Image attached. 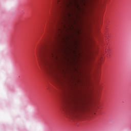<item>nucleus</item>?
Masks as SVG:
<instances>
[{"instance_id": "nucleus-3", "label": "nucleus", "mask_w": 131, "mask_h": 131, "mask_svg": "<svg viewBox=\"0 0 131 131\" xmlns=\"http://www.w3.org/2000/svg\"><path fill=\"white\" fill-rule=\"evenodd\" d=\"M75 0H56V5L57 7H74Z\"/></svg>"}, {"instance_id": "nucleus-5", "label": "nucleus", "mask_w": 131, "mask_h": 131, "mask_svg": "<svg viewBox=\"0 0 131 131\" xmlns=\"http://www.w3.org/2000/svg\"><path fill=\"white\" fill-rule=\"evenodd\" d=\"M93 58H90L89 66V69H91L93 66L94 64H93Z\"/></svg>"}, {"instance_id": "nucleus-7", "label": "nucleus", "mask_w": 131, "mask_h": 131, "mask_svg": "<svg viewBox=\"0 0 131 131\" xmlns=\"http://www.w3.org/2000/svg\"><path fill=\"white\" fill-rule=\"evenodd\" d=\"M100 62H101V58H100L98 60V63L100 64Z\"/></svg>"}, {"instance_id": "nucleus-8", "label": "nucleus", "mask_w": 131, "mask_h": 131, "mask_svg": "<svg viewBox=\"0 0 131 131\" xmlns=\"http://www.w3.org/2000/svg\"><path fill=\"white\" fill-rule=\"evenodd\" d=\"M108 49H107V50H105V52H106V53H108Z\"/></svg>"}, {"instance_id": "nucleus-1", "label": "nucleus", "mask_w": 131, "mask_h": 131, "mask_svg": "<svg viewBox=\"0 0 131 131\" xmlns=\"http://www.w3.org/2000/svg\"><path fill=\"white\" fill-rule=\"evenodd\" d=\"M56 43L54 41H49L47 45L42 46L44 49L40 56V63L46 69L51 67V60L54 58V54L56 53Z\"/></svg>"}, {"instance_id": "nucleus-4", "label": "nucleus", "mask_w": 131, "mask_h": 131, "mask_svg": "<svg viewBox=\"0 0 131 131\" xmlns=\"http://www.w3.org/2000/svg\"><path fill=\"white\" fill-rule=\"evenodd\" d=\"M54 22V17H53V12L51 11V15L49 17V21L47 25V28L46 29V32H49L52 28V25H53V23Z\"/></svg>"}, {"instance_id": "nucleus-6", "label": "nucleus", "mask_w": 131, "mask_h": 131, "mask_svg": "<svg viewBox=\"0 0 131 131\" xmlns=\"http://www.w3.org/2000/svg\"><path fill=\"white\" fill-rule=\"evenodd\" d=\"M48 41V40H47V38H45L44 39H43V45H45V43L46 42V41Z\"/></svg>"}, {"instance_id": "nucleus-2", "label": "nucleus", "mask_w": 131, "mask_h": 131, "mask_svg": "<svg viewBox=\"0 0 131 131\" xmlns=\"http://www.w3.org/2000/svg\"><path fill=\"white\" fill-rule=\"evenodd\" d=\"M84 111V107L77 104H75V106L73 107L67 108V113L72 117L75 116L77 113H81V112H83Z\"/></svg>"}, {"instance_id": "nucleus-9", "label": "nucleus", "mask_w": 131, "mask_h": 131, "mask_svg": "<svg viewBox=\"0 0 131 131\" xmlns=\"http://www.w3.org/2000/svg\"><path fill=\"white\" fill-rule=\"evenodd\" d=\"M55 58H57V56H55Z\"/></svg>"}]
</instances>
